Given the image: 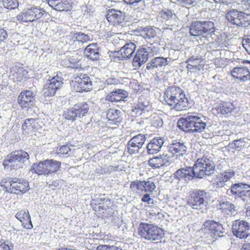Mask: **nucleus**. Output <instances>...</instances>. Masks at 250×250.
Wrapping results in <instances>:
<instances>
[{"instance_id": "f257e3e1", "label": "nucleus", "mask_w": 250, "mask_h": 250, "mask_svg": "<svg viewBox=\"0 0 250 250\" xmlns=\"http://www.w3.org/2000/svg\"><path fill=\"white\" fill-rule=\"evenodd\" d=\"M206 119L197 113H192L180 118L177 123L179 128L185 132H202L207 127Z\"/></svg>"}, {"instance_id": "f03ea898", "label": "nucleus", "mask_w": 250, "mask_h": 250, "mask_svg": "<svg viewBox=\"0 0 250 250\" xmlns=\"http://www.w3.org/2000/svg\"><path fill=\"white\" fill-rule=\"evenodd\" d=\"M166 103L177 111L186 110L188 101L182 89L178 87L170 86L165 92Z\"/></svg>"}, {"instance_id": "7ed1b4c3", "label": "nucleus", "mask_w": 250, "mask_h": 250, "mask_svg": "<svg viewBox=\"0 0 250 250\" xmlns=\"http://www.w3.org/2000/svg\"><path fill=\"white\" fill-rule=\"evenodd\" d=\"M214 156L208 151L204 153L202 157L197 159L194 165L195 177L203 178L214 173L215 171Z\"/></svg>"}, {"instance_id": "20e7f679", "label": "nucleus", "mask_w": 250, "mask_h": 250, "mask_svg": "<svg viewBox=\"0 0 250 250\" xmlns=\"http://www.w3.org/2000/svg\"><path fill=\"white\" fill-rule=\"evenodd\" d=\"M1 184L6 191L11 193H24L29 189L28 181L23 179L8 178L2 180Z\"/></svg>"}, {"instance_id": "39448f33", "label": "nucleus", "mask_w": 250, "mask_h": 250, "mask_svg": "<svg viewBox=\"0 0 250 250\" xmlns=\"http://www.w3.org/2000/svg\"><path fill=\"white\" fill-rule=\"evenodd\" d=\"M138 234L142 238L149 241H157L164 235V230L157 226L141 223L138 228Z\"/></svg>"}, {"instance_id": "423d86ee", "label": "nucleus", "mask_w": 250, "mask_h": 250, "mask_svg": "<svg viewBox=\"0 0 250 250\" xmlns=\"http://www.w3.org/2000/svg\"><path fill=\"white\" fill-rule=\"evenodd\" d=\"M29 158V154L25 151L16 150L7 156L3 161V165L5 168L7 167L11 169H18L22 167L23 164Z\"/></svg>"}, {"instance_id": "0eeeda50", "label": "nucleus", "mask_w": 250, "mask_h": 250, "mask_svg": "<svg viewBox=\"0 0 250 250\" xmlns=\"http://www.w3.org/2000/svg\"><path fill=\"white\" fill-rule=\"evenodd\" d=\"M158 51L157 46L154 44L143 45L137 51L133 60V65L136 68H139L145 63L149 56L156 54Z\"/></svg>"}, {"instance_id": "6e6552de", "label": "nucleus", "mask_w": 250, "mask_h": 250, "mask_svg": "<svg viewBox=\"0 0 250 250\" xmlns=\"http://www.w3.org/2000/svg\"><path fill=\"white\" fill-rule=\"evenodd\" d=\"M235 172L233 169H229L222 171L215 175L212 180V185L216 188H225L226 189L229 187L231 180L234 178Z\"/></svg>"}, {"instance_id": "1a4fd4ad", "label": "nucleus", "mask_w": 250, "mask_h": 250, "mask_svg": "<svg viewBox=\"0 0 250 250\" xmlns=\"http://www.w3.org/2000/svg\"><path fill=\"white\" fill-rule=\"evenodd\" d=\"M249 17V15L235 9L229 10L226 15L228 21L233 24L242 27H247L250 25Z\"/></svg>"}, {"instance_id": "9d476101", "label": "nucleus", "mask_w": 250, "mask_h": 250, "mask_svg": "<svg viewBox=\"0 0 250 250\" xmlns=\"http://www.w3.org/2000/svg\"><path fill=\"white\" fill-rule=\"evenodd\" d=\"M89 110V106L86 103H81L75 104L73 107L64 111V118L72 122L77 118L85 116Z\"/></svg>"}, {"instance_id": "9b49d317", "label": "nucleus", "mask_w": 250, "mask_h": 250, "mask_svg": "<svg viewBox=\"0 0 250 250\" xmlns=\"http://www.w3.org/2000/svg\"><path fill=\"white\" fill-rule=\"evenodd\" d=\"M44 11L37 7H32L23 9L17 16V19L20 22H32L41 18Z\"/></svg>"}, {"instance_id": "f8f14e48", "label": "nucleus", "mask_w": 250, "mask_h": 250, "mask_svg": "<svg viewBox=\"0 0 250 250\" xmlns=\"http://www.w3.org/2000/svg\"><path fill=\"white\" fill-rule=\"evenodd\" d=\"M232 231L236 237L245 239L250 235V226L245 221L236 220L233 222Z\"/></svg>"}, {"instance_id": "ddd939ff", "label": "nucleus", "mask_w": 250, "mask_h": 250, "mask_svg": "<svg viewBox=\"0 0 250 250\" xmlns=\"http://www.w3.org/2000/svg\"><path fill=\"white\" fill-rule=\"evenodd\" d=\"M202 231L214 238L221 237L224 233L222 225L213 220L205 221L203 225Z\"/></svg>"}, {"instance_id": "4468645a", "label": "nucleus", "mask_w": 250, "mask_h": 250, "mask_svg": "<svg viewBox=\"0 0 250 250\" xmlns=\"http://www.w3.org/2000/svg\"><path fill=\"white\" fill-rule=\"evenodd\" d=\"M208 193L203 190L196 191L192 200L188 203V205L192 208L200 210L201 212L206 208L207 204Z\"/></svg>"}, {"instance_id": "2eb2a0df", "label": "nucleus", "mask_w": 250, "mask_h": 250, "mask_svg": "<svg viewBox=\"0 0 250 250\" xmlns=\"http://www.w3.org/2000/svg\"><path fill=\"white\" fill-rule=\"evenodd\" d=\"M71 85L73 89L79 92L89 91L92 88V82L86 75L76 77Z\"/></svg>"}, {"instance_id": "dca6fc26", "label": "nucleus", "mask_w": 250, "mask_h": 250, "mask_svg": "<svg viewBox=\"0 0 250 250\" xmlns=\"http://www.w3.org/2000/svg\"><path fill=\"white\" fill-rule=\"evenodd\" d=\"M35 94L30 90L22 91L18 98V103L21 108H27L28 112L35 104Z\"/></svg>"}, {"instance_id": "f3484780", "label": "nucleus", "mask_w": 250, "mask_h": 250, "mask_svg": "<svg viewBox=\"0 0 250 250\" xmlns=\"http://www.w3.org/2000/svg\"><path fill=\"white\" fill-rule=\"evenodd\" d=\"M146 140L145 135L139 134L132 138L127 143V151L131 155L139 153Z\"/></svg>"}, {"instance_id": "a211bd4d", "label": "nucleus", "mask_w": 250, "mask_h": 250, "mask_svg": "<svg viewBox=\"0 0 250 250\" xmlns=\"http://www.w3.org/2000/svg\"><path fill=\"white\" fill-rule=\"evenodd\" d=\"M130 188L133 192L140 194L143 191L152 192L155 189L156 186L151 181L136 180L131 183Z\"/></svg>"}, {"instance_id": "6ab92c4d", "label": "nucleus", "mask_w": 250, "mask_h": 250, "mask_svg": "<svg viewBox=\"0 0 250 250\" xmlns=\"http://www.w3.org/2000/svg\"><path fill=\"white\" fill-rule=\"evenodd\" d=\"M63 79L58 75L49 80L45 85L43 91L46 96H53L56 90L63 84Z\"/></svg>"}, {"instance_id": "aec40b11", "label": "nucleus", "mask_w": 250, "mask_h": 250, "mask_svg": "<svg viewBox=\"0 0 250 250\" xmlns=\"http://www.w3.org/2000/svg\"><path fill=\"white\" fill-rule=\"evenodd\" d=\"M194 166L181 168L176 171L173 174L174 178L178 180L183 179L188 182L195 177V172Z\"/></svg>"}, {"instance_id": "412c9836", "label": "nucleus", "mask_w": 250, "mask_h": 250, "mask_svg": "<svg viewBox=\"0 0 250 250\" xmlns=\"http://www.w3.org/2000/svg\"><path fill=\"white\" fill-rule=\"evenodd\" d=\"M105 17L109 22L114 25L121 24L124 21L125 14L121 10L112 8L107 11Z\"/></svg>"}, {"instance_id": "4be33fe9", "label": "nucleus", "mask_w": 250, "mask_h": 250, "mask_svg": "<svg viewBox=\"0 0 250 250\" xmlns=\"http://www.w3.org/2000/svg\"><path fill=\"white\" fill-rule=\"evenodd\" d=\"M249 188H250L249 185L243 183L232 184L227 190V192H230L235 197L239 198L243 200V196H244Z\"/></svg>"}, {"instance_id": "5701e85b", "label": "nucleus", "mask_w": 250, "mask_h": 250, "mask_svg": "<svg viewBox=\"0 0 250 250\" xmlns=\"http://www.w3.org/2000/svg\"><path fill=\"white\" fill-rule=\"evenodd\" d=\"M136 48V45L134 42L126 43L116 52V55L120 60L129 59L134 54Z\"/></svg>"}, {"instance_id": "b1692460", "label": "nucleus", "mask_w": 250, "mask_h": 250, "mask_svg": "<svg viewBox=\"0 0 250 250\" xmlns=\"http://www.w3.org/2000/svg\"><path fill=\"white\" fill-rule=\"evenodd\" d=\"M128 96V93L123 89H117L108 93L105 97V100L109 102H120L125 101Z\"/></svg>"}, {"instance_id": "393cba45", "label": "nucleus", "mask_w": 250, "mask_h": 250, "mask_svg": "<svg viewBox=\"0 0 250 250\" xmlns=\"http://www.w3.org/2000/svg\"><path fill=\"white\" fill-rule=\"evenodd\" d=\"M232 76L242 82L250 80V72L246 67H236L231 71Z\"/></svg>"}, {"instance_id": "a878e982", "label": "nucleus", "mask_w": 250, "mask_h": 250, "mask_svg": "<svg viewBox=\"0 0 250 250\" xmlns=\"http://www.w3.org/2000/svg\"><path fill=\"white\" fill-rule=\"evenodd\" d=\"M165 143L164 138L155 137L146 146L148 154H154L160 151Z\"/></svg>"}, {"instance_id": "bb28decb", "label": "nucleus", "mask_w": 250, "mask_h": 250, "mask_svg": "<svg viewBox=\"0 0 250 250\" xmlns=\"http://www.w3.org/2000/svg\"><path fill=\"white\" fill-rule=\"evenodd\" d=\"M187 147L185 143L179 141H173L168 146V152L177 156H183L187 152Z\"/></svg>"}, {"instance_id": "cd10ccee", "label": "nucleus", "mask_w": 250, "mask_h": 250, "mask_svg": "<svg viewBox=\"0 0 250 250\" xmlns=\"http://www.w3.org/2000/svg\"><path fill=\"white\" fill-rule=\"evenodd\" d=\"M91 40V37L82 32H76L71 34V41L78 48L83 47V44Z\"/></svg>"}, {"instance_id": "c85d7f7f", "label": "nucleus", "mask_w": 250, "mask_h": 250, "mask_svg": "<svg viewBox=\"0 0 250 250\" xmlns=\"http://www.w3.org/2000/svg\"><path fill=\"white\" fill-rule=\"evenodd\" d=\"M201 21L204 40H208L209 38L213 39V36L215 35V28L214 22L210 21Z\"/></svg>"}, {"instance_id": "c756f323", "label": "nucleus", "mask_w": 250, "mask_h": 250, "mask_svg": "<svg viewBox=\"0 0 250 250\" xmlns=\"http://www.w3.org/2000/svg\"><path fill=\"white\" fill-rule=\"evenodd\" d=\"M189 33L191 36L196 37L201 40L204 41L202 21H192L190 25Z\"/></svg>"}, {"instance_id": "7c9ffc66", "label": "nucleus", "mask_w": 250, "mask_h": 250, "mask_svg": "<svg viewBox=\"0 0 250 250\" xmlns=\"http://www.w3.org/2000/svg\"><path fill=\"white\" fill-rule=\"evenodd\" d=\"M169 156L167 154L160 155L158 157L150 159L148 162V165L154 168H159L169 162Z\"/></svg>"}, {"instance_id": "2f4dec72", "label": "nucleus", "mask_w": 250, "mask_h": 250, "mask_svg": "<svg viewBox=\"0 0 250 250\" xmlns=\"http://www.w3.org/2000/svg\"><path fill=\"white\" fill-rule=\"evenodd\" d=\"M150 107L149 102L144 97H140L138 99V104L133 107L132 111L137 115H140L143 111H148Z\"/></svg>"}, {"instance_id": "473e14b6", "label": "nucleus", "mask_w": 250, "mask_h": 250, "mask_svg": "<svg viewBox=\"0 0 250 250\" xmlns=\"http://www.w3.org/2000/svg\"><path fill=\"white\" fill-rule=\"evenodd\" d=\"M85 56L89 59L94 61L99 57V47L97 43L90 44L84 50Z\"/></svg>"}, {"instance_id": "72a5a7b5", "label": "nucleus", "mask_w": 250, "mask_h": 250, "mask_svg": "<svg viewBox=\"0 0 250 250\" xmlns=\"http://www.w3.org/2000/svg\"><path fill=\"white\" fill-rule=\"evenodd\" d=\"M168 62V58H167L156 57L153 58L150 62L147 63L146 69L150 70L159 67L165 66Z\"/></svg>"}, {"instance_id": "f704fd0d", "label": "nucleus", "mask_w": 250, "mask_h": 250, "mask_svg": "<svg viewBox=\"0 0 250 250\" xmlns=\"http://www.w3.org/2000/svg\"><path fill=\"white\" fill-rule=\"evenodd\" d=\"M107 118L110 121V124H117L122 120L121 116V111L117 109L110 108L107 110L106 114Z\"/></svg>"}, {"instance_id": "c9c22d12", "label": "nucleus", "mask_w": 250, "mask_h": 250, "mask_svg": "<svg viewBox=\"0 0 250 250\" xmlns=\"http://www.w3.org/2000/svg\"><path fill=\"white\" fill-rule=\"evenodd\" d=\"M38 126V123L35 119H26L22 125V129L25 133L29 134L35 132Z\"/></svg>"}, {"instance_id": "e433bc0d", "label": "nucleus", "mask_w": 250, "mask_h": 250, "mask_svg": "<svg viewBox=\"0 0 250 250\" xmlns=\"http://www.w3.org/2000/svg\"><path fill=\"white\" fill-rule=\"evenodd\" d=\"M45 161L46 171L47 174L53 173L57 171L61 166V162L53 159L46 160Z\"/></svg>"}, {"instance_id": "4c0bfd02", "label": "nucleus", "mask_w": 250, "mask_h": 250, "mask_svg": "<svg viewBox=\"0 0 250 250\" xmlns=\"http://www.w3.org/2000/svg\"><path fill=\"white\" fill-rule=\"evenodd\" d=\"M234 109V105L230 102L221 103L217 108L218 112L220 113L222 115H226L230 113Z\"/></svg>"}, {"instance_id": "58836bf2", "label": "nucleus", "mask_w": 250, "mask_h": 250, "mask_svg": "<svg viewBox=\"0 0 250 250\" xmlns=\"http://www.w3.org/2000/svg\"><path fill=\"white\" fill-rule=\"evenodd\" d=\"M218 208L227 214H232L236 210L235 205L227 201L221 202Z\"/></svg>"}, {"instance_id": "ea45409f", "label": "nucleus", "mask_w": 250, "mask_h": 250, "mask_svg": "<svg viewBox=\"0 0 250 250\" xmlns=\"http://www.w3.org/2000/svg\"><path fill=\"white\" fill-rule=\"evenodd\" d=\"M49 6L54 9L59 11H66L69 8V4L67 2H62L61 0L56 1L51 0L49 3Z\"/></svg>"}, {"instance_id": "a19ab883", "label": "nucleus", "mask_w": 250, "mask_h": 250, "mask_svg": "<svg viewBox=\"0 0 250 250\" xmlns=\"http://www.w3.org/2000/svg\"><path fill=\"white\" fill-rule=\"evenodd\" d=\"M32 172L38 175H47L46 171L45 161L40 162L38 164H33L31 168Z\"/></svg>"}, {"instance_id": "79ce46f5", "label": "nucleus", "mask_w": 250, "mask_h": 250, "mask_svg": "<svg viewBox=\"0 0 250 250\" xmlns=\"http://www.w3.org/2000/svg\"><path fill=\"white\" fill-rule=\"evenodd\" d=\"M15 217L23 224L27 222H29L30 225L32 227L28 211L25 209L21 210L16 214Z\"/></svg>"}, {"instance_id": "37998d69", "label": "nucleus", "mask_w": 250, "mask_h": 250, "mask_svg": "<svg viewBox=\"0 0 250 250\" xmlns=\"http://www.w3.org/2000/svg\"><path fill=\"white\" fill-rule=\"evenodd\" d=\"M12 72H13V75L15 76L17 81L20 82L21 81L23 78H25L27 74V71L23 67H13Z\"/></svg>"}, {"instance_id": "c03bdc74", "label": "nucleus", "mask_w": 250, "mask_h": 250, "mask_svg": "<svg viewBox=\"0 0 250 250\" xmlns=\"http://www.w3.org/2000/svg\"><path fill=\"white\" fill-rule=\"evenodd\" d=\"M245 138H241L239 140H236L231 144H229L230 146L233 149L240 150L242 148L245 147L246 143Z\"/></svg>"}, {"instance_id": "a18cd8bd", "label": "nucleus", "mask_w": 250, "mask_h": 250, "mask_svg": "<svg viewBox=\"0 0 250 250\" xmlns=\"http://www.w3.org/2000/svg\"><path fill=\"white\" fill-rule=\"evenodd\" d=\"M1 1L4 7L8 9H14L19 6V2L17 0H1Z\"/></svg>"}, {"instance_id": "49530a36", "label": "nucleus", "mask_w": 250, "mask_h": 250, "mask_svg": "<svg viewBox=\"0 0 250 250\" xmlns=\"http://www.w3.org/2000/svg\"><path fill=\"white\" fill-rule=\"evenodd\" d=\"M150 121L152 126L155 127L162 126L163 122L162 118L158 115H154L150 117Z\"/></svg>"}, {"instance_id": "de8ad7c7", "label": "nucleus", "mask_w": 250, "mask_h": 250, "mask_svg": "<svg viewBox=\"0 0 250 250\" xmlns=\"http://www.w3.org/2000/svg\"><path fill=\"white\" fill-rule=\"evenodd\" d=\"M144 34L146 38L148 39L154 38L156 36V33L155 31L151 27L145 28V30H144Z\"/></svg>"}, {"instance_id": "09e8293b", "label": "nucleus", "mask_w": 250, "mask_h": 250, "mask_svg": "<svg viewBox=\"0 0 250 250\" xmlns=\"http://www.w3.org/2000/svg\"><path fill=\"white\" fill-rule=\"evenodd\" d=\"M161 17L165 21H167L172 18L173 13L171 10H167L166 11H162L160 13Z\"/></svg>"}, {"instance_id": "8fccbe9b", "label": "nucleus", "mask_w": 250, "mask_h": 250, "mask_svg": "<svg viewBox=\"0 0 250 250\" xmlns=\"http://www.w3.org/2000/svg\"><path fill=\"white\" fill-rule=\"evenodd\" d=\"M71 151V149L69 147L67 146H62L59 150H57V153L58 154H69V152Z\"/></svg>"}, {"instance_id": "3c124183", "label": "nucleus", "mask_w": 250, "mask_h": 250, "mask_svg": "<svg viewBox=\"0 0 250 250\" xmlns=\"http://www.w3.org/2000/svg\"><path fill=\"white\" fill-rule=\"evenodd\" d=\"M7 38V32L4 28H0V43L4 42Z\"/></svg>"}, {"instance_id": "603ef678", "label": "nucleus", "mask_w": 250, "mask_h": 250, "mask_svg": "<svg viewBox=\"0 0 250 250\" xmlns=\"http://www.w3.org/2000/svg\"><path fill=\"white\" fill-rule=\"evenodd\" d=\"M118 83V81L113 78H109L107 79L104 82V87H108L110 85H115Z\"/></svg>"}, {"instance_id": "864d4df0", "label": "nucleus", "mask_w": 250, "mask_h": 250, "mask_svg": "<svg viewBox=\"0 0 250 250\" xmlns=\"http://www.w3.org/2000/svg\"><path fill=\"white\" fill-rule=\"evenodd\" d=\"M243 197V201L246 204L250 205V188L247 189L245 194Z\"/></svg>"}, {"instance_id": "5fc2aeb1", "label": "nucleus", "mask_w": 250, "mask_h": 250, "mask_svg": "<svg viewBox=\"0 0 250 250\" xmlns=\"http://www.w3.org/2000/svg\"><path fill=\"white\" fill-rule=\"evenodd\" d=\"M243 46L247 52L250 54V36L243 41Z\"/></svg>"}, {"instance_id": "6e6d98bb", "label": "nucleus", "mask_w": 250, "mask_h": 250, "mask_svg": "<svg viewBox=\"0 0 250 250\" xmlns=\"http://www.w3.org/2000/svg\"><path fill=\"white\" fill-rule=\"evenodd\" d=\"M104 173H110L111 172L113 171H116L117 169V167H114L111 165L109 166H106L104 165Z\"/></svg>"}, {"instance_id": "4d7b16f0", "label": "nucleus", "mask_w": 250, "mask_h": 250, "mask_svg": "<svg viewBox=\"0 0 250 250\" xmlns=\"http://www.w3.org/2000/svg\"><path fill=\"white\" fill-rule=\"evenodd\" d=\"M141 200L144 202H146L148 204L153 203V199L150 197L149 194H145L142 198Z\"/></svg>"}, {"instance_id": "13d9d810", "label": "nucleus", "mask_w": 250, "mask_h": 250, "mask_svg": "<svg viewBox=\"0 0 250 250\" xmlns=\"http://www.w3.org/2000/svg\"><path fill=\"white\" fill-rule=\"evenodd\" d=\"M177 1L183 5H191L195 2V0H177Z\"/></svg>"}, {"instance_id": "bf43d9fd", "label": "nucleus", "mask_w": 250, "mask_h": 250, "mask_svg": "<svg viewBox=\"0 0 250 250\" xmlns=\"http://www.w3.org/2000/svg\"><path fill=\"white\" fill-rule=\"evenodd\" d=\"M0 250H11V249L5 242H0Z\"/></svg>"}, {"instance_id": "052dcab7", "label": "nucleus", "mask_w": 250, "mask_h": 250, "mask_svg": "<svg viewBox=\"0 0 250 250\" xmlns=\"http://www.w3.org/2000/svg\"><path fill=\"white\" fill-rule=\"evenodd\" d=\"M241 1L246 9H248L250 7V0H241Z\"/></svg>"}, {"instance_id": "680f3d73", "label": "nucleus", "mask_w": 250, "mask_h": 250, "mask_svg": "<svg viewBox=\"0 0 250 250\" xmlns=\"http://www.w3.org/2000/svg\"><path fill=\"white\" fill-rule=\"evenodd\" d=\"M186 63H188L189 66L192 67H195V68H197L198 67V65L197 64L196 62H186Z\"/></svg>"}, {"instance_id": "e2e57ef3", "label": "nucleus", "mask_w": 250, "mask_h": 250, "mask_svg": "<svg viewBox=\"0 0 250 250\" xmlns=\"http://www.w3.org/2000/svg\"><path fill=\"white\" fill-rule=\"evenodd\" d=\"M125 3L133 4L135 3L140 2L142 0H123Z\"/></svg>"}, {"instance_id": "0e129e2a", "label": "nucleus", "mask_w": 250, "mask_h": 250, "mask_svg": "<svg viewBox=\"0 0 250 250\" xmlns=\"http://www.w3.org/2000/svg\"><path fill=\"white\" fill-rule=\"evenodd\" d=\"M242 250H250V244L245 243L243 245Z\"/></svg>"}, {"instance_id": "69168bd1", "label": "nucleus", "mask_w": 250, "mask_h": 250, "mask_svg": "<svg viewBox=\"0 0 250 250\" xmlns=\"http://www.w3.org/2000/svg\"><path fill=\"white\" fill-rule=\"evenodd\" d=\"M104 167H103L101 168H96L95 170V171L97 173L103 174V173H104Z\"/></svg>"}, {"instance_id": "338daca9", "label": "nucleus", "mask_w": 250, "mask_h": 250, "mask_svg": "<svg viewBox=\"0 0 250 250\" xmlns=\"http://www.w3.org/2000/svg\"><path fill=\"white\" fill-rule=\"evenodd\" d=\"M107 245H100L97 248V250H106Z\"/></svg>"}, {"instance_id": "774afa93", "label": "nucleus", "mask_w": 250, "mask_h": 250, "mask_svg": "<svg viewBox=\"0 0 250 250\" xmlns=\"http://www.w3.org/2000/svg\"><path fill=\"white\" fill-rule=\"evenodd\" d=\"M199 60V59L197 57L192 56L189 59H188L187 61L188 62H197Z\"/></svg>"}]
</instances>
